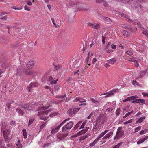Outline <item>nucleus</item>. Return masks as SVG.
<instances>
[{
    "instance_id": "nucleus-24",
    "label": "nucleus",
    "mask_w": 148,
    "mask_h": 148,
    "mask_svg": "<svg viewBox=\"0 0 148 148\" xmlns=\"http://www.w3.org/2000/svg\"><path fill=\"white\" fill-rule=\"evenodd\" d=\"M90 100L92 101V102L96 106H98L99 105V102L97 100L93 98H91Z\"/></svg>"
},
{
    "instance_id": "nucleus-28",
    "label": "nucleus",
    "mask_w": 148,
    "mask_h": 148,
    "mask_svg": "<svg viewBox=\"0 0 148 148\" xmlns=\"http://www.w3.org/2000/svg\"><path fill=\"white\" fill-rule=\"evenodd\" d=\"M142 7L140 4H138L137 5V8H136V10L138 12H140L142 10Z\"/></svg>"
},
{
    "instance_id": "nucleus-2",
    "label": "nucleus",
    "mask_w": 148,
    "mask_h": 148,
    "mask_svg": "<svg viewBox=\"0 0 148 148\" xmlns=\"http://www.w3.org/2000/svg\"><path fill=\"white\" fill-rule=\"evenodd\" d=\"M49 106L47 107H39L37 110L38 111H40V112H39L38 113V115H45L47 114L48 113H49V111H51V110H45L48 108Z\"/></svg>"
},
{
    "instance_id": "nucleus-64",
    "label": "nucleus",
    "mask_w": 148,
    "mask_h": 148,
    "mask_svg": "<svg viewBox=\"0 0 148 148\" xmlns=\"http://www.w3.org/2000/svg\"><path fill=\"white\" fill-rule=\"evenodd\" d=\"M24 9L25 10H27L29 11H30V9L26 5H25L24 6Z\"/></svg>"
},
{
    "instance_id": "nucleus-58",
    "label": "nucleus",
    "mask_w": 148,
    "mask_h": 148,
    "mask_svg": "<svg viewBox=\"0 0 148 148\" xmlns=\"http://www.w3.org/2000/svg\"><path fill=\"white\" fill-rule=\"evenodd\" d=\"M143 34L146 35L148 37V33L146 31H143L142 32Z\"/></svg>"
},
{
    "instance_id": "nucleus-38",
    "label": "nucleus",
    "mask_w": 148,
    "mask_h": 148,
    "mask_svg": "<svg viewBox=\"0 0 148 148\" xmlns=\"http://www.w3.org/2000/svg\"><path fill=\"white\" fill-rule=\"evenodd\" d=\"M102 3L105 7H107L108 6V3L105 0H103Z\"/></svg>"
},
{
    "instance_id": "nucleus-52",
    "label": "nucleus",
    "mask_w": 148,
    "mask_h": 148,
    "mask_svg": "<svg viewBox=\"0 0 148 148\" xmlns=\"http://www.w3.org/2000/svg\"><path fill=\"white\" fill-rule=\"evenodd\" d=\"M103 1V0H95V2L98 4L102 3Z\"/></svg>"
},
{
    "instance_id": "nucleus-48",
    "label": "nucleus",
    "mask_w": 148,
    "mask_h": 148,
    "mask_svg": "<svg viewBox=\"0 0 148 148\" xmlns=\"http://www.w3.org/2000/svg\"><path fill=\"white\" fill-rule=\"evenodd\" d=\"M51 144V143H47L45 144L43 146V147L45 148L47 147L48 146L50 145Z\"/></svg>"
},
{
    "instance_id": "nucleus-23",
    "label": "nucleus",
    "mask_w": 148,
    "mask_h": 148,
    "mask_svg": "<svg viewBox=\"0 0 148 148\" xmlns=\"http://www.w3.org/2000/svg\"><path fill=\"white\" fill-rule=\"evenodd\" d=\"M116 61V60L114 58H112L106 61L108 63L111 64H113Z\"/></svg>"
},
{
    "instance_id": "nucleus-22",
    "label": "nucleus",
    "mask_w": 148,
    "mask_h": 148,
    "mask_svg": "<svg viewBox=\"0 0 148 148\" xmlns=\"http://www.w3.org/2000/svg\"><path fill=\"white\" fill-rule=\"evenodd\" d=\"M92 56L93 54L90 51L88 52L87 58L86 59L85 62H88V61L91 59L90 58L92 57Z\"/></svg>"
},
{
    "instance_id": "nucleus-41",
    "label": "nucleus",
    "mask_w": 148,
    "mask_h": 148,
    "mask_svg": "<svg viewBox=\"0 0 148 148\" xmlns=\"http://www.w3.org/2000/svg\"><path fill=\"white\" fill-rule=\"evenodd\" d=\"M10 124L12 126L14 127L16 126V123L15 121L12 120L10 122Z\"/></svg>"
},
{
    "instance_id": "nucleus-25",
    "label": "nucleus",
    "mask_w": 148,
    "mask_h": 148,
    "mask_svg": "<svg viewBox=\"0 0 148 148\" xmlns=\"http://www.w3.org/2000/svg\"><path fill=\"white\" fill-rule=\"evenodd\" d=\"M102 19H103L102 21L107 23L112 22L111 19L108 17H103V18H102Z\"/></svg>"
},
{
    "instance_id": "nucleus-50",
    "label": "nucleus",
    "mask_w": 148,
    "mask_h": 148,
    "mask_svg": "<svg viewBox=\"0 0 148 148\" xmlns=\"http://www.w3.org/2000/svg\"><path fill=\"white\" fill-rule=\"evenodd\" d=\"M134 112V111L133 110L131 111V112H129L127 113L126 114V116H128L130 115H131Z\"/></svg>"
},
{
    "instance_id": "nucleus-57",
    "label": "nucleus",
    "mask_w": 148,
    "mask_h": 148,
    "mask_svg": "<svg viewBox=\"0 0 148 148\" xmlns=\"http://www.w3.org/2000/svg\"><path fill=\"white\" fill-rule=\"evenodd\" d=\"M3 145V140L1 138H0V148Z\"/></svg>"
},
{
    "instance_id": "nucleus-8",
    "label": "nucleus",
    "mask_w": 148,
    "mask_h": 148,
    "mask_svg": "<svg viewBox=\"0 0 148 148\" xmlns=\"http://www.w3.org/2000/svg\"><path fill=\"white\" fill-rule=\"evenodd\" d=\"M31 68H27L24 69L23 70V72L26 75H35L34 73V71L30 70Z\"/></svg>"
},
{
    "instance_id": "nucleus-49",
    "label": "nucleus",
    "mask_w": 148,
    "mask_h": 148,
    "mask_svg": "<svg viewBox=\"0 0 148 148\" xmlns=\"http://www.w3.org/2000/svg\"><path fill=\"white\" fill-rule=\"evenodd\" d=\"M144 142V140H143L141 138L138 141L137 143L138 145Z\"/></svg>"
},
{
    "instance_id": "nucleus-9",
    "label": "nucleus",
    "mask_w": 148,
    "mask_h": 148,
    "mask_svg": "<svg viewBox=\"0 0 148 148\" xmlns=\"http://www.w3.org/2000/svg\"><path fill=\"white\" fill-rule=\"evenodd\" d=\"M102 130L101 125L96 123L95 124L93 130L96 132V134L101 131Z\"/></svg>"
},
{
    "instance_id": "nucleus-14",
    "label": "nucleus",
    "mask_w": 148,
    "mask_h": 148,
    "mask_svg": "<svg viewBox=\"0 0 148 148\" xmlns=\"http://www.w3.org/2000/svg\"><path fill=\"white\" fill-rule=\"evenodd\" d=\"M118 91V89H113L111 91L109 92H108L107 93L108 94L104 96H102V97L103 98H106L107 97H109L110 95L113 94L114 92H117Z\"/></svg>"
},
{
    "instance_id": "nucleus-7",
    "label": "nucleus",
    "mask_w": 148,
    "mask_h": 148,
    "mask_svg": "<svg viewBox=\"0 0 148 148\" xmlns=\"http://www.w3.org/2000/svg\"><path fill=\"white\" fill-rule=\"evenodd\" d=\"M2 132L5 141L6 143H8L10 140V139L9 138V131L8 130H4Z\"/></svg>"
},
{
    "instance_id": "nucleus-40",
    "label": "nucleus",
    "mask_w": 148,
    "mask_h": 148,
    "mask_svg": "<svg viewBox=\"0 0 148 148\" xmlns=\"http://www.w3.org/2000/svg\"><path fill=\"white\" fill-rule=\"evenodd\" d=\"M75 65L74 67L75 68H77L79 65L80 64V62L79 61L76 62H75Z\"/></svg>"
},
{
    "instance_id": "nucleus-35",
    "label": "nucleus",
    "mask_w": 148,
    "mask_h": 148,
    "mask_svg": "<svg viewBox=\"0 0 148 148\" xmlns=\"http://www.w3.org/2000/svg\"><path fill=\"white\" fill-rule=\"evenodd\" d=\"M34 119L33 118H31L29 120V123L28 125V126L29 127L31 124H32L34 122Z\"/></svg>"
},
{
    "instance_id": "nucleus-54",
    "label": "nucleus",
    "mask_w": 148,
    "mask_h": 148,
    "mask_svg": "<svg viewBox=\"0 0 148 148\" xmlns=\"http://www.w3.org/2000/svg\"><path fill=\"white\" fill-rule=\"evenodd\" d=\"M134 62V65L136 67H138L139 66V64L138 62L136 60H135Z\"/></svg>"
},
{
    "instance_id": "nucleus-34",
    "label": "nucleus",
    "mask_w": 148,
    "mask_h": 148,
    "mask_svg": "<svg viewBox=\"0 0 148 148\" xmlns=\"http://www.w3.org/2000/svg\"><path fill=\"white\" fill-rule=\"evenodd\" d=\"M116 14H118L119 15H121V16L124 17L125 18H126L127 17L126 16L125 14H122L119 11H116Z\"/></svg>"
},
{
    "instance_id": "nucleus-3",
    "label": "nucleus",
    "mask_w": 148,
    "mask_h": 148,
    "mask_svg": "<svg viewBox=\"0 0 148 148\" xmlns=\"http://www.w3.org/2000/svg\"><path fill=\"white\" fill-rule=\"evenodd\" d=\"M73 122L72 121H70L68 123L62 127V132L64 133L68 132L73 127Z\"/></svg>"
},
{
    "instance_id": "nucleus-5",
    "label": "nucleus",
    "mask_w": 148,
    "mask_h": 148,
    "mask_svg": "<svg viewBox=\"0 0 148 148\" xmlns=\"http://www.w3.org/2000/svg\"><path fill=\"white\" fill-rule=\"evenodd\" d=\"M106 121V118L103 116H99L97 118L96 123L101 125Z\"/></svg>"
},
{
    "instance_id": "nucleus-17",
    "label": "nucleus",
    "mask_w": 148,
    "mask_h": 148,
    "mask_svg": "<svg viewBox=\"0 0 148 148\" xmlns=\"http://www.w3.org/2000/svg\"><path fill=\"white\" fill-rule=\"evenodd\" d=\"M16 112L18 114V115L20 116L23 115L25 112L21 110L19 107L16 109Z\"/></svg>"
},
{
    "instance_id": "nucleus-31",
    "label": "nucleus",
    "mask_w": 148,
    "mask_h": 148,
    "mask_svg": "<svg viewBox=\"0 0 148 148\" xmlns=\"http://www.w3.org/2000/svg\"><path fill=\"white\" fill-rule=\"evenodd\" d=\"M82 123V121H79L78 123H77L76 125L75 126L74 128V130H75L77 129L79 126V125H81V123Z\"/></svg>"
},
{
    "instance_id": "nucleus-11",
    "label": "nucleus",
    "mask_w": 148,
    "mask_h": 148,
    "mask_svg": "<svg viewBox=\"0 0 148 148\" xmlns=\"http://www.w3.org/2000/svg\"><path fill=\"white\" fill-rule=\"evenodd\" d=\"M24 63L23 62H22L20 63L21 67H19V68H18V69L17 71V74H18L21 73L22 71V70H24V69L25 67V66L24 64Z\"/></svg>"
},
{
    "instance_id": "nucleus-36",
    "label": "nucleus",
    "mask_w": 148,
    "mask_h": 148,
    "mask_svg": "<svg viewBox=\"0 0 148 148\" xmlns=\"http://www.w3.org/2000/svg\"><path fill=\"white\" fill-rule=\"evenodd\" d=\"M16 145L17 146L16 148H22V144L20 142L19 140L18 141V143L16 144Z\"/></svg>"
},
{
    "instance_id": "nucleus-63",
    "label": "nucleus",
    "mask_w": 148,
    "mask_h": 148,
    "mask_svg": "<svg viewBox=\"0 0 148 148\" xmlns=\"http://www.w3.org/2000/svg\"><path fill=\"white\" fill-rule=\"evenodd\" d=\"M113 109L112 108H108L106 110H108L109 112H111L112 111Z\"/></svg>"
},
{
    "instance_id": "nucleus-37",
    "label": "nucleus",
    "mask_w": 148,
    "mask_h": 148,
    "mask_svg": "<svg viewBox=\"0 0 148 148\" xmlns=\"http://www.w3.org/2000/svg\"><path fill=\"white\" fill-rule=\"evenodd\" d=\"M123 34L124 36L126 37L128 36L129 35L128 32L126 30H124L123 31Z\"/></svg>"
},
{
    "instance_id": "nucleus-18",
    "label": "nucleus",
    "mask_w": 148,
    "mask_h": 148,
    "mask_svg": "<svg viewBox=\"0 0 148 148\" xmlns=\"http://www.w3.org/2000/svg\"><path fill=\"white\" fill-rule=\"evenodd\" d=\"M54 68L53 70L55 71L56 70H59V71H62V66L60 65H54Z\"/></svg>"
},
{
    "instance_id": "nucleus-12",
    "label": "nucleus",
    "mask_w": 148,
    "mask_h": 148,
    "mask_svg": "<svg viewBox=\"0 0 148 148\" xmlns=\"http://www.w3.org/2000/svg\"><path fill=\"white\" fill-rule=\"evenodd\" d=\"M19 106L25 110H29L31 109L32 107V106L31 105V104H26L25 105H19Z\"/></svg>"
},
{
    "instance_id": "nucleus-27",
    "label": "nucleus",
    "mask_w": 148,
    "mask_h": 148,
    "mask_svg": "<svg viewBox=\"0 0 148 148\" xmlns=\"http://www.w3.org/2000/svg\"><path fill=\"white\" fill-rule=\"evenodd\" d=\"M34 65V62L33 61H31L28 62L27 63V68H31Z\"/></svg>"
},
{
    "instance_id": "nucleus-39",
    "label": "nucleus",
    "mask_w": 148,
    "mask_h": 148,
    "mask_svg": "<svg viewBox=\"0 0 148 148\" xmlns=\"http://www.w3.org/2000/svg\"><path fill=\"white\" fill-rule=\"evenodd\" d=\"M47 121L45 122L41 126L40 128V131L41 130H42L43 128L46 126L47 124Z\"/></svg>"
},
{
    "instance_id": "nucleus-15",
    "label": "nucleus",
    "mask_w": 148,
    "mask_h": 148,
    "mask_svg": "<svg viewBox=\"0 0 148 148\" xmlns=\"http://www.w3.org/2000/svg\"><path fill=\"white\" fill-rule=\"evenodd\" d=\"M1 131L5 130H8L6 129V127L7 126V124L3 121H2L1 124Z\"/></svg>"
},
{
    "instance_id": "nucleus-62",
    "label": "nucleus",
    "mask_w": 148,
    "mask_h": 148,
    "mask_svg": "<svg viewBox=\"0 0 148 148\" xmlns=\"http://www.w3.org/2000/svg\"><path fill=\"white\" fill-rule=\"evenodd\" d=\"M148 138V136H145L143 138H142V140H144V142L145 140H146Z\"/></svg>"
},
{
    "instance_id": "nucleus-44",
    "label": "nucleus",
    "mask_w": 148,
    "mask_h": 148,
    "mask_svg": "<svg viewBox=\"0 0 148 148\" xmlns=\"http://www.w3.org/2000/svg\"><path fill=\"white\" fill-rule=\"evenodd\" d=\"M141 127L139 126L138 127H136L135 129V133L137 132L141 129Z\"/></svg>"
},
{
    "instance_id": "nucleus-26",
    "label": "nucleus",
    "mask_w": 148,
    "mask_h": 148,
    "mask_svg": "<svg viewBox=\"0 0 148 148\" xmlns=\"http://www.w3.org/2000/svg\"><path fill=\"white\" fill-rule=\"evenodd\" d=\"M99 141L96 138L95 140L92 143H90L89 145L90 148L93 147Z\"/></svg>"
},
{
    "instance_id": "nucleus-30",
    "label": "nucleus",
    "mask_w": 148,
    "mask_h": 148,
    "mask_svg": "<svg viewBox=\"0 0 148 148\" xmlns=\"http://www.w3.org/2000/svg\"><path fill=\"white\" fill-rule=\"evenodd\" d=\"M145 119V116L142 117L139 119L138 121L136 122V123H140L142 122Z\"/></svg>"
},
{
    "instance_id": "nucleus-43",
    "label": "nucleus",
    "mask_w": 148,
    "mask_h": 148,
    "mask_svg": "<svg viewBox=\"0 0 148 148\" xmlns=\"http://www.w3.org/2000/svg\"><path fill=\"white\" fill-rule=\"evenodd\" d=\"M120 111V109L119 108H118L116 110V114L117 116H119V115Z\"/></svg>"
},
{
    "instance_id": "nucleus-4",
    "label": "nucleus",
    "mask_w": 148,
    "mask_h": 148,
    "mask_svg": "<svg viewBox=\"0 0 148 148\" xmlns=\"http://www.w3.org/2000/svg\"><path fill=\"white\" fill-rule=\"evenodd\" d=\"M70 119V118H68L64 120L56 128L53 129L51 131V133L52 134H54L57 132L61 126L64 124L67 121Z\"/></svg>"
},
{
    "instance_id": "nucleus-55",
    "label": "nucleus",
    "mask_w": 148,
    "mask_h": 148,
    "mask_svg": "<svg viewBox=\"0 0 148 148\" xmlns=\"http://www.w3.org/2000/svg\"><path fill=\"white\" fill-rule=\"evenodd\" d=\"M110 45V43H108L106 46V47H105V49H109L110 48V47L109 45Z\"/></svg>"
},
{
    "instance_id": "nucleus-46",
    "label": "nucleus",
    "mask_w": 148,
    "mask_h": 148,
    "mask_svg": "<svg viewBox=\"0 0 148 148\" xmlns=\"http://www.w3.org/2000/svg\"><path fill=\"white\" fill-rule=\"evenodd\" d=\"M86 123L85 122H84L82 123V124L81 125V127H80L79 128V130H80L82 128H83L84 127V126L86 124Z\"/></svg>"
},
{
    "instance_id": "nucleus-32",
    "label": "nucleus",
    "mask_w": 148,
    "mask_h": 148,
    "mask_svg": "<svg viewBox=\"0 0 148 148\" xmlns=\"http://www.w3.org/2000/svg\"><path fill=\"white\" fill-rule=\"evenodd\" d=\"M146 72L147 71L146 69H145L144 70L142 71L140 73V75L139 76L141 78L144 75Z\"/></svg>"
},
{
    "instance_id": "nucleus-59",
    "label": "nucleus",
    "mask_w": 148,
    "mask_h": 148,
    "mask_svg": "<svg viewBox=\"0 0 148 148\" xmlns=\"http://www.w3.org/2000/svg\"><path fill=\"white\" fill-rule=\"evenodd\" d=\"M59 140H61L63 139V137L62 136V135L61 134L60 136H57Z\"/></svg>"
},
{
    "instance_id": "nucleus-6",
    "label": "nucleus",
    "mask_w": 148,
    "mask_h": 148,
    "mask_svg": "<svg viewBox=\"0 0 148 148\" xmlns=\"http://www.w3.org/2000/svg\"><path fill=\"white\" fill-rule=\"evenodd\" d=\"M79 109V108L71 109L67 111V113L69 116H73L78 112Z\"/></svg>"
},
{
    "instance_id": "nucleus-29",
    "label": "nucleus",
    "mask_w": 148,
    "mask_h": 148,
    "mask_svg": "<svg viewBox=\"0 0 148 148\" xmlns=\"http://www.w3.org/2000/svg\"><path fill=\"white\" fill-rule=\"evenodd\" d=\"M34 83H32L30 84H29L28 88V91L29 92H30V90L31 88H34Z\"/></svg>"
},
{
    "instance_id": "nucleus-45",
    "label": "nucleus",
    "mask_w": 148,
    "mask_h": 148,
    "mask_svg": "<svg viewBox=\"0 0 148 148\" xmlns=\"http://www.w3.org/2000/svg\"><path fill=\"white\" fill-rule=\"evenodd\" d=\"M126 53L128 55L132 56L133 54V53L130 51H126Z\"/></svg>"
},
{
    "instance_id": "nucleus-19",
    "label": "nucleus",
    "mask_w": 148,
    "mask_h": 148,
    "mask_svg": "<svg viewBox=\"0 0 148 148\" xmlns=\"http://www.w3.org/2000/svg\"><path fill=\"white\" fill-rule=\"evenodd\" d=\"M58 79H57L56 80L54 81L53 79V78L51 76H50L49 77L48 79V81L50 82V84H55L57 83V82L58 81Z\"/></svg>"
},
{
    "instance_id": "nucleus-21",
    "label": "nucleus",
    "mask_w": 148,
    "mask_h": 148,
    "mask_svg": "<svg viewBox=\"0 0 148 148\" xmlns=\"http://www.w3.org/2000/svg\"><path fill=\"white\" fill-rule=\"evenodd\" d=\"M108 131V130H105L103 132L101 133L96 138L99 141L100 139Z\"/></svg>"
},
{
    "instance_id": "nucleus-33",
    "label": "nucleus",
    "mask_w": 148,
    "mask_h": 148,
    "mask_svg": "<svg viewBox=\"0 0 148 148\" xmlns=\"http://www.w3.org/2000/svg\"><path fill=\"white\" fill-rule=\"evenodd\" d=\"M22 132L25 138H26L27 137V134L25 129H23Z\"/></svg>"
},
{
    "instance_id": "nucleus-13",
    "label": "nucleus",
    "mask_w": 148,
    "mask_h": 148,
    "mask_svg": "<svg viewBox=\"0 0 148 148\" xmlns=\"http://www.w3.org/2000/svg\"><path fill=\"white\" fill-rule=\"evenodd\" d=\"M73 101L74 102L79 101V102L82 103L85 102L86 100L85 99H83V97H76Z\"/></svg>"
},
{
    "instance_id": "nucleus-42",
    "label": "nucleus",
    "mask_w": 148,
    "mask_h": 148,
    "mask_svg": "<svg viewBox=\"0 0 148 148\" xmlns=\"http://www.w3.org/2000/svg\"><path fill=\"white\" fill-rule=\"evenodd\" d=\"M86 131L87 130L86 129L83 130H81V131L79 132V133L80 135H82L86 133Z\"/></svg>"
},
{
    "instance_id": "nucleus-61",
    "label": "nucleus",
    "mask_w": 148,
    "mask_h": 148,
    "mask_svg": "<svg viewBox=\"0 0 148 148\" xmlns=\"http://www.w3.org/2000/svg\"><path fill=\"white\" fill-rule=\"evenodd\" d=\"M142 95L144 96L148 97V93L145 92H143L142 93Z\"/></svg>"
},
{
    "instance_id": "nucleus-20",
    "label": "nucleus",
    "mask_w": 148,
    "mask_h": 148,
    "mask_svg": "<svg viewBox=\"0 0 148 148\" xmlns=\"http://www.w3.org/2000/svg\"><path fill=\"white\" fill-rule=\"evenodd\" d=\"M88 25L92 27L93 28L97 29H98L99 28V25L98 24H94L91 23H88Z\"/></svg>"
},
{
    "instance_id": "nucleus-10",
    "label": "nucleus",
    "mask_w": 148,
    "mask_h": 148,
    "mask_svg": "<svg viewBox=\"0 0 148 148\" xmlns=\"http://www.w3.org/2000/svg\"><path fill=\"white\" fill-rule=\"evenodd\" d=\"M113 134V132L112 131L110 132H109L106 134L102 138L103 142H105L106 141L105 139L109 138L110 136H112Z\"/></svg>"
},
{
    "instance_id": "nucleus-56",
    "label": "nucleus",
    "mask_w": 148,
    "mask_h": 148,
    "mask_svg": "<svg viewBox=\"0 0 148 148\" xmlns=\"http://www.w3.org/2000/svg\"><path fill=\"white\" fill-rule=\"evenodd\" d=\"M113 51V50H112L108 49L106 50V52L107 53H110Z\"/></svg>"
},
{
    "instance_id": "nucleus-16",
    "label": "nucleus",
    "mask_w": 148,
    "mask_h": 148,
    "mask_svg": "<svg viewBox=\"0 0 148 148\" xmlns=\"http://www.w3.org/2000/svg\"><path fill=\"white\" fill-rule=\"evenodd\" d=\"M145 100L144 99H136L135 100H133L132 101V103H141L142 104H143L145 103Z\"/></svg>"
},
{
    "instance_id": "nucleus-60",
    "label": "nucleus",
    "mask_w": 148,
    "mask_h": 148,
    "mask_svg": "<svg viewBox=\"0 0 148 148\" xmlns=\"http://www.w3.org/2000/svg\"><path fill=\"white\" fill-rule=\"evenodd\" d=\"M7 18V15L5 16H3L1 17L0 18V19H2V20H6Z\"/></svg>"
},
{
    "instance_id": "nucleus-1",
    "label": "nucleus",
    "mask_w": 148,
    "mask_h": 148,
    "mask_svg": "<svg viewBox=\"0 0 148 148\" xmlns=\"http://www.w3.org/2000/svg\"><path fill=\"white\" fill-rule=\"evenodd\" d=\"M122 127L121 126L118 127L114 138V139H119L124 135V131L122 130Z\"/></svg>"
},
{
    "instance_id": "nucleus-47",
    "label": "nucleus",
    "mask_w": 148,
    "mask_h": 148,
    "mask_svg": "<svg viewBox=\"0 0 148 148\" xmlns=\"http://www.w3.org/2000/svg\"><path fill=\"white\" fill-rule=\"evenodd\" d=\"M130 98L131 99V100L134 99L136 100V99L138 98V96L136 95L130 97Z\"/></svg>"
},
{
    "instance_id": "nucleus-51",
    "label": "nucleus",
    "mask_w": 148,
    "mask_h": 148,
    "mask_svg": "<svg viewBox=\"0 0 148 148\" xmlns=\"http://www.w3.org/2000/svg\"><path fill=\"white\" fill-rule=\"evenodd\" d=\"M97 17L98 19H100V20H101L102 21L103 20V19H102V18H103V17H104V16H103L102 14H100V15L99 16V17L98 16H97Z\"/></svg>"
},
{
    "instance_id": "nucleus-53",
    "label": "nucleus",
    "mask_w": 148,
    "mask_h": 148,
    "mask_svg": "<svg viewBox=\"0 0 148 148\" xmlns=\"http://www.w3.org/2000/svg\"><path fill=\"white\" fill-rule=\"evenodd\" d=\"M132 119L129 120L128 121L124 122V125H126L128 124V123H131L132 122Z\"/></svg>"
}]
</instances>
